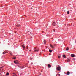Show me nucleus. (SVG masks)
Returning a JSON list of instances; mask_svg holds the SVG:
<instances>
[{
	"mask_svg": "<svg viewBox=\"0 0 76 76\" xmlns=\"http://www.w3.org/2000/svg\"><path fill=\"white\" fill-rule=\"evenodd\" d=\"M34 52H38L39 51L38 48H34Z\"/></svg>",
	"mask_w": 76,
	"mask_h": 76,
	"instance_id": "1",
	"label": "nucleus"
},
{
	"mask_svg": "<svg viewBox=\"0 0 76 76\" xmlns=\"http://www.w3.org/2000/svg\"><path fill=\"white\" fill-rule=\"evenodd\" d=\"M56 69L57 70H58V71H60L61 69V68L60 66L57 67L56 68Z\"/></svg>",
	"mask_w": 76,
	"mask_h": 76,
	"instance_id": "2",
	"label": "nucleus"
},
{
	"mask_svg": "<svg viewBox=\"0 0 76 76\" xmlns=\"http://www.w3.org/2000/svg\"><path fill=\"white\" fill-rule=\"evenodd\" d=\"M14 63H15V64H18V61H14Z\"/></svg>",
	"mask_w": 76,
	"mask_h": 76,
	"instance_id": "3",
	"label": "nucleus"
},
{
	"mask_svg": "<svg viewBox=\"0 0 76 76\" xmlns=\"http://www.w3.org/2000/svg\"><path fill=\"white\" fill-rule=\"evenodd\" d=\"M50 46L52 48H54V47L53 46V45L50 44Z\"/></svg>",
	"mask_w": 76,
	"mask_h": 76,
	"instance_id": "4",
	"label": "nucleus"
},
{
	"mask_svg": "<svg viewBox=\"0 0 76 76\" xmlns=\"http://www.w3.org/2000/svg\"><path fill=\"white\" fill-rule=\"evenodd\" d=\"M71 56L72 57H75V55L73 54H71Z\"/></svg>",
	"mask_w": 76,
	"mask_h": 76,
	"instance_id": "5",
	"label": "nucleus"
},
{
	"mask_svg": "<svg viewBox=\"0 0 76 76\" xmlns=\"http://www.w3.org/2000/svg\"><path fill=\"white\" fill-rule=\"evenodd\" d=\"M51 65H50V64H48V68H50V67H51Z\"/></svg>",
	"mask_w": 76,
	"mask_h": 76,
	"instance_id": "6",
	"label": "nucleus"
},
{
	"mask_svg": "<svg viewBox=\"0 0 76 76\" xmlns=\"http://www.w3.org/2000/svg\"><path fill=\"white\" fill-rule=\"evenodd\" d=\"M69 74H70V72H67L66 74V75H69Z\"/></svg>",
	"mask_w": 76,
	"mask_h": 76,
	"instance_id": "7",
	"label": "nucleus"
},
{
	"mask_svg": "<svg viewBox=\"0 0 76 76\" xmlns=\"http://www.w3.org/2000/svg\"><path fill=\"white\" fill-rule=\"evenodd\" d=\"M22 48H25V45L23 44L22 45Z\"/></svg>",
	"mask_w": 76,
	"mask_h": 76,
	"instance_id": "8",
	"label": "nucleus"
},
{
	"mask_svg": "<svg viewBox=\"0 0 76 76\" xmlns=\"http://www.w3.org/2000/svg\"><path fill=\"white\" fill-rule=\"evenodd\" d=\"M58 58H60L61 57V55H58Z\"/></svg>",
	"mask_w": 76,
	"mask_h": 76,
	"instance_id": "9",
	"label": "nucleus"
},
{
	"mask_svg": "<svg viewBox=\"0 0 76 76\" xmlns=\"http://www.w3.org/2000/svg\"><path fill=\"white\" fill-rule=\"evenodd\" d=\"M12 76H17V75H16V74L15 73H13L12 74Z\"/></svg>",
	"mask_w": 76,
	"mask_h": 76,
	"instance_id": "10",
	"label": "nucleus"
},
{
	"mask_svg": "<svg viewBox=\"0 0 76 76\" xmlns=\"http://www.w3.org/2000/svg\"><path fill=\"white\" fill-rule=\"evenodd\" d=\"M52 25H53V26H55V25H56V23L55 22H53V23H52Z\"/></svg>",
	"mask_w": 76,
	"mask_h": 76,
	"instance_id": "11",
	"label": "nucleus"
},
{
	"mask_svg": "<svg viewBox=\"0 0 76 76\" xmlns=\"http://www.w3.org/2000/svg\"><path fill=\"white\" fill-rule=\"evenodd\" d=\"M9 73L8 72H7L6 74V76H9Z\"/></svg>",
	"mask_w": 76,
	"mask_h": 76,
	"instance_id": "12",
	"label": "nucleus"
},
{
	"mask_svg": "<svg viewBox=\"0 0 76 76\" xmlns=\"http://www.w3.org/2000/svg\"><path fill=\"white\" fill-rule=\"evenodd\" d=\"M62 56L64 58H66V56L65 55H63Z\"/></svg>",
	"mask_w": 76,
	"mask_h": 76,
	"instance_id": "13",
	"label": "nucleus"
},
{
	"mask_svg": "<svg viewBox=\"0 0 76 76\" xmlns=\"http://www.w3.org/2000/svg\"><path fill=\"white\" fill-rule=\"evenodd\" d=\"M69 50V48H67L66 49V51H68Z\"/></svg>",
	"mask_w": 76,
	"mask_h": 76,
	"instance_id": "14",
	"label": "nucleus"
},
{
	"mask_svg": "<svg viewBox=\"0 0 76 76\" xmlns=\"http://www.w3.org/2000/svg\"><path fill=\"white\" fill-rule=\"evenodd\" d=\"M49 52H51V53H52V52H53V50H49Z\"/></svg>",
	"mask_w": 76,
	"mask_h": 76,
	"instance_id": "15",
	"label": "nucleus"
},
{
	"mask_svg": "<svg viewBox=\"0 0 76 76\" xmlns=\"http://www.w3.org/2000/svg\"><path fill=\"white\" fill-rule=\"evenodd\" d=\"M6 53H6V52H4L3 53V54H6Z\"/></svg>",
	"mask_w": 76,
	"mask_h": 76,
	"instance_id": "16",
	"label": "nucleus"
},
{
	"mask_svg": "<svg viewBox=\"0 0 76 76\" xmlns=\"http://www.w3.org/2000/svg\"><path fill=\"white\" fill-rule=\"evenodd\" d=\"M43 42H44V44H46V42H45V41H43Z\"/></svg>",
	"mask_w": 76,
	"mask_h": 76,
	"instance_id": "17",
	"label": "nucleus"
},
{
	"mask_svg": "<svg viewBox=\"0 0 76 76\" xmlns=\"http://www.w3.org/2000/svg\"><path fill=\"white\" fill-rule=\"evenodd\" d=\"M69 13H70V12H69V11H67V14H68V15H69Z\"/></svg>",
	"mask_w": 76,
	"mask_h": 76,
	"instance_id": "18",
	"label": "nucleus"
},
{
	"mask_svg": "<svg viewBox=\"0 0 76 76\" xmlns=\"http://www.w3.org/2000/svg\"><path fill=\"white\" fill-rule=\"evenodd\" d=\"M56 76H60V75L59 74H57Z\"/></svg>",
	"mask_w": 76,
	"mask_h": 76,
	"instance_id": "19",
	"label": "nucleus"
},
{
	"mask_svg": "<svg viewBox=\"0 0 76 76\" xmlns=\"http://www.w3.org/2000/svg\"><path fill=\"white\" fill-rule=\"evenodd\" d=\"M12 58L13 59H16V57H15L14 58Z\"/></svg>",
	"mask_w": 76,
	"mask_h": 76,
	"instance_id": "20",
	"label": "nucleus"
},
{
	"mask_svg": "<svg viewBox=\"0 0 76 76\" xmlns=\"http://www.w3.org/2000/svg\"><path fill=\"white\" fill-rule=\"evenodd\" d=\"M20 26V25H18L17 26V27H19V26Z\"/></svg>",
	"mask_w": 76,
	"mask_h": 76,
	"instance_id": "21",
	"label": "nucleus"
},
{
	"mask_svg": "<svg viewBox=\"0 0 76 76\" xmlns=\"http://www.w3.org/2000/svg\"><path fill=\"white\" fill-rule=\"evenodd\" d=\"M57 45H54V46H56Z\"/></svg>",
	"mask_w": 76,
	"mask_h": 76,
	"instance_id": "22",
	"label": "nucleus"
},
{
	"mask_svg": "<svg viewBox=\"0 0 76 76\" xmlns=\"http://www.w3.org/2000/svg\"><path fill=\"white\" fill-rule=\"evenodd\" d=\"M42 33H44V31H42Z\"/></svg>",
	"mask_w": 76,
	"mask_h": 76,
	"instance_id": "23",
	"label": "nucleus"
},
{
	"mask_svg": "<svg viewBox=\"0 0 76 76\" xmlns=\"http://www.w3.org/2000/svg\"><path fill=\"white\" fill-rule=\"evenodd\" d=\"M29 51H31V50H29Z\"/></svg>",
	"mask_w": 76,
	"mask_h": 76,
	"instance_id": "24",
	"label": "nucleus"
},
{
	"mask_svg": "<svg viewBox=\"0 0 76 76\" xmlns=\"http://www.w3.org/2000/svg\"><path fill=\"white\" fill-rule=\"evenodd\" d=\"M27 47H28V46H27Z\"/></svg>",
	"mask_w": 76,
	"mask_h": 76,
	"instance_id": "25",
	"label": "nucleus"
},
{
	"mask_svg": "<svg viewBox=\"0 0 76 76\" xmlns=\"http://www.w3.org/2000/svg\"><path fill=\"white\" fill-rule=\"evenodd\" d=\"M27 49H28V48H27Z\"/></svg>",
	"mask_w": 76,
	"mask_h": 76,
	"instance_id": "26",
	"label": "nucleus"
},
{
	"mask_svg": "<svg viewBox=\"0 0 76 76\" xmlns=\"http://www.w3.org/2000/svg\"><path fill=\"white\" fill-rule=\"evenodd\" d=\"M31 9H32V8H31Z\"/></svg>",
	"mask_w": 76,
	"mask_h": 76,
	"instance_id": "27",
	"label": "nucleus"
}]
</instances>
